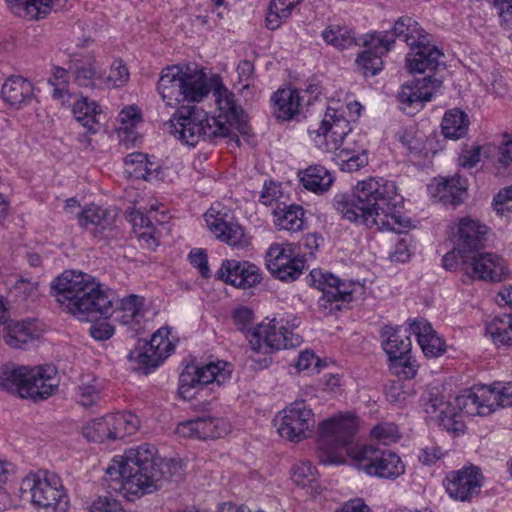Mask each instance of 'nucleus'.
Here are the masks:
<instances>
[{
	"instance_id": "obj_1",
	"label": "nucleus",
	"mask_w": 512,
	"mask_h": 512,
	"mask_svg": "<svg viewBox=\"0 0 512 512\" xmlns=\"http://www.w3.org/2000/svg\"><path fill=\"white\" fill-rule=\"evenodd\" d=\"M395 184L384 178L359 181L352 193H337L332 206L345 220L378 231L402 233L410 221L399 210Z\"/></svg>"
},
{
	"instance_id": "obj_2",
	"label": "nucleus",
	"mask_w": 512,
	"mask_h": 512,
	"mask_svg": "<svg viewBox=\"0 0 512 512\" xmlns=\"http://www.w3.org/2000/svg\"><path fill=\"white\" fill-rule=\"evenodd\" d=\"M213 96L218 110L215 117L209 118L206 112L195 106H182L168 122L170 133L189 146H195L200 140L218 138H230L239 145V138L233 130L250 137L248 116L238 104L235 94L219 82L213 89Z\"/></svg>"
},
{
	"instance_id": "obj_3",
	"label": "nucleus",
	"mask_w": 512,
	"mask_h": 512,
	"mask_svg": "<svg viewBox=\"0 0 512 512\" xmlns=\"http://www.w3.org/2000/svg\"><path fill=\"white\" fill-rule=\"evenodd\" d=\"M163 476L157 449L148 443L127 449L106 469L108 487L123 492L128 500L156 491Z\"/></svg>"
},
{
	"instance_id": "obj_4",
	"label": "nucleus",
	"mask_w": 512,
	"mask_h": 512,
	"mask_svg": "<svg viewBox=\"0 0 512 512\" xmlns=\"http://www.w3.org/2000/svg\"><path fill=\"white\" fill-rule=\"evenodd\" d=\"M51 288L61 308L74 316L108 318L114 312V292L87 273L64 271Z\"/></svg>"
},
{
	"instance_id": "obj_5",
	"label": "nucleus",
	"mask_w": 512,
	"mask_h": 512,
	"mask_svg": "<svg viewBox=\"0 0 512 512\" xmlns=\"http://www.w3.org/2000/svg\"><path fill=\"white\" fill-rule=\"evenodd\" d=\"M157 91L166 106L177 108L184 102H200L210 92L206 75L188 66L170 65L162 69Z\"/></svg>"
},
{
	"instance_id": "obj_6",
	"label": "nucleus",
	"mask_w": 512,
	"mask_h": 512,
	"mask_svg": "<svg viewBox=\"0 0 512 512\" xmlns=\"http://www.w3.org/2000/svg\"><path fill=\"white\" fill-rule=\"evenodd\" d=\"M358 423L354 415L339 414L319 424L317 454L321 464H341L340 450L350 444L357 431Z\"/></svg>"
},
{
	"instance_id": "obj_7",
	"label": "nucleus",
	"mask_w": 512,
	"mask_h": 512,
	"mask_svg": "<svg viewBox=\"0 0 512 512\" xmlns=\"http://www.w3.org/2000/svg\"><path fill=\"white\" fill-rule=\"evenodd\" d=\"M19 492L24 501L37 508L52 512H66L69 508V497L60 479L46 472L29 473L23 478Z\"/></svg>"
},
{
	"instance_id": "obj_8",
	"label": "nucleus",
	"mask_w": 512,
	"mask_h": 512,
	"mask_svg": "<svg viewBox=\"0 0 512 512\" xmlns=\"http://www.w3.org/2000/svg\"><path fill=\"white\" fill-rule=\"evenodd\" d=\"M301 337L284 325V319L274 318L269 323H261L253 328L249 345L252 353L249 359L258 364L259 368L266 367L270 359L257 358L259 354L266 355L269 351L295 348L301 344Z\"/></svg>"
},
{
	"instance_id": "obj_9",
	"label": "nucleus",
	"mask_w": 512,
	"mask_h": 512,
	"mask_svg": "<svg viewBox=\"0 0 512 512\" xmlns=\"http://www.w3.org/2000/svg\"><path fill=\"white\" fill-rule=\"evenodd\" d=\"M352 465L369 476L396 479L405 472L401 458L391 450H383L373 445H357L347 449Z\"/></svg>"
},
{
	"instance_id": "obj_10",
	"label": "nucleus",
	"mask_w": 512,
	"mask_h": 512,
	"mask_svg": "<svg viewBox=\"0 0 512 512\" xmlns=\"http://www.w3.org/2000/svg\"><path fill=\"white\" fill-rule=\"evenodd\" d=\"M231 376V365L225 361H211L201 364H189L179 377V393L189 397L193 388H202L216 383L220 386Z\"/></svg>"
},
{
	"instance_id": "obj_11",
	"label": "nucleus",
	"mask_w": 512,
	"mask_h": 512,
	"mask_svg": "<svg viewBox=\"0 0 512 512\" xmlns=\"http://www.w3.org/2000/svg\"><path fill=\"white\" fill-rule=\"evenodd\" d=\"M315 423L314 413L305 401H294L283 410L277 432L284 439L300 442L311 434Z\"/></svg>"
},
{
	"instance_id": "obj_12",
	"label": "nucleus",
	"mask_w": 512,
	"mask_h": 512,
	"mask_svg": "<svg viewBox=\"0 0 512 512\" xmlns=\"http://www.w3.org/2000/svg\"><path fill=\"white\" fill-rule=\"evenodd\" d=\"M0 325H3V340L13 349H28L40 338L42 329L37 320L8 319L6 303L0 297Z\"/></svg>"
},
{
	"instance_id": "obj_13",
	"label": "nucleus",
	"mask_w": 512,
	"mask_h": 512,
	"mask_svg": "<svg viewBox=\"0 0 512 512\" xmlns=\"http://www.w3.org/2000/svg\"><path fill=\"white\" fill-rule=\"evenodd\" d=\"M266 266L275 278L290 282L303 273L305 260L295 254L292 244H274L266 253Z\"/></svg>"
},
{
	"instance_id": "obj_14",
	"label": "nucleus",
	"mask_w": 512,
	"mask_h": 512,
	"mask_svg": "<svg viewBox=\"0 0 512 512\" xmlns=\"http://www.w3.org/2000/svg\"><path fill=\"white\" fill-rule=\"evenodd\" d=\"M483 482L481 469L471 465L449 472L443 483L452 499L466 502L479 495Z\"/></svg>"
},
{
	"instance_id": "obj_15",
	"label": "nucleus",
	"mask_w": 512,
	"mask_h": 512,
	"mask_svg": "<svg viewBox=\"0 0 512 512\" xmlns=\"http://www.w3.org/2000/svg\"><path fill=\"white\" fill-rule=\"evenodd\" d=\"M461 260L464 272L475 279L498 282L508 273L506 261L495 253L478 251Z\"/></svg>"
},
{
	"instance_id": "obj_16",
	"label": "nucleus",
	"mask_w": 512,
	"mask_h": 512,
	"mask_svg": "<svg viewBox=\"0 0 512 512\" xmlns=\"http://www.w3.org/2000/svg\"><path fill=\"white\" fill-rule=\"evenodd\" d=\"M216 276L225 283L241 289L255 287L262 280L261 270L257 265L236 259L223 260Z\"/></svg>"
},
{
	"instance_id": "obj_17",
	"label": "nucleus",
	"mask_w": 512,
	"mask_h": 512,
	"mask_svg": "<svg viewBox=\"0 0 512 512\" xmlns=\"http://www.w3.org/2000/svg\"><path fill=\"white\" fill-rule=\"evenodd\" d=\"M308 283L323 292L322 299L326 302H349L358 284L353 281H344L332 273H324L314 269L308 275Z\"/></svg>"
},
{
	"instance_id": "obj_18",
	"label": "nucleus",
	"mask_w": 512,
	"mask_h": 512,
	"mask_svg": "<svg viewBox=\"0 0 512 512\" xmlns=\"http://www.w3.org/2000/svg\"><path fill=\"white\" fill-rule=\"evenodd\" d=\"M116 216V212L112 209L91 204L82 209L77 219L79 226L92 237L104 239L112 232Z\"/></svg>"
},
{
	"instance_id": "obj_19",
	"label": "nucleus",
	"mask_w": 512,
	"mask_h": 512,
	"mask_svg": "<svg viewBox=\"0 0 512 512\" xmlns=\"http://www.w3.org/2000/svg\"><path fill=\"white\" fill-rule=\"evenodd\" d=\"M379 33L381 38H376L375 41L380 44L382 51H389L396 38L402 39L410 48L428 39L425 31L411 17H401L395 22L390 31Z\"/></svg>"
},
{
	"instance_id": "obj_20",
	"label": "nucleus",
	"mask_w": 512,
	"mask_h": 512,
	"mask_svg": "<svg viewBox=\"0 0 512 512\" xmlns=\"http://www.w3.org/2000/svg\"><path fill=\"white\" fill-rule=\"evenodd\" d=\"M57 370L52 365L28 368L27 386L22 388L23 398L34 401L47 399L58 387Z\"/></svg>"
},
{
	"instance_id": "obj_21",
	"label": "nucleus",
	"mask_w": 512,
	"mask_h": 512,
	"mask_svg": "<svg viewBox=\"0 0 512 512\" xmlns=\"http://www.w3.org/2000/svg\"><path fill=\"white\" fill-rule=\"evenodd\" d=\"M442 85L438 79L430 76L419 79H413L402 85L398 94V100L402 105V109L422 108L425 102L431 100L432 95Z\"/></svg>"
},
{
	"instance_id": "obj_22",
	"label": "nucleus",
	"mask_w": 512,
	"mask_h": 512,
	"mask_svg": "<svg viewBox=\"0 0 512 512\" xmlns=\"http://www.w3.org/2000/svg\"><path fill=\"white\" fill-rule=\"evenodd\" d=\"M488 227L479 220L463 217L458 223L457 249L461 257L478 252L487 239Z\"/></svg>"
},
{
	"instance_id": "obj_23",
	"label": "nucleus",
	"mask_w": 512,
	"mask_h": 512,
	"mask_svg": "<svg viewBox=\"0 0 512 512\" xmlns=\"http://www.w3.org/2000/svg\"><path fill=\"white\" fill-rule=\"evenodd\" d=\"M205 221L211 233L221 242L238 249L250 245V238L243 228L236 222L225 220L220 213L207 212Z\"/></svg>"
},
{
	"instance_id": "obj_24",
	"label": "nucleus",
	"mask_w": 512,
	"mask_h": 512,
	"mask_svg": "<svg viewBox=\"0 0 512 512\" xmlns=\"http://www.w3.org/2000/svg\"><path fill=\"white\" fill-rule=\"evenodd\" d=\"M442 56L441 50L435 45H431L427 39L411 48L406 56V67L411 73L433 71L439 66Z\"/></svg>"
},
{
	"instance_id": "obj_25",
	"label": "nucleus",
	"mask_w": 512,
	"mask_h": 512,
	"mask_svg": "<svg viewBox=\"0 0 512 512\" xmlns=\"http://www.w3.org/2000/svg\"><path fill=\"white\" fill-rule=\"evenodd\" d=\"M11 12L28 20L44 18L52 9L61 10L69 0H5Z\"/></svg>"
},
{
	"instance_id": "obj_26",
	"label": "nucleus",
	"mask_w": 512,
	"mask_h": 512,
	"mask_svg": "<svg viewBox=\"0 0 512 512\" xmlns=\"http://www.w3.org/2000/svg\"><path fill=\"white\" fill-rule=\"evenodd\" d=\"M376 38H381L379 32L367 34L360 44L365 47V50L356 58L357 68L366 77L374 76L382 70V56L388 52L380 49V44L374 41Z\"/></svg>"
},
{
	"instance_id": "obj_27",
	"label": "nucleus",
	"mask_w": 512,
	"mask_h": 512,
	"mask_svg": "<svg viewBox=\"0 0 512 512\" xmlns=\"http://www.w3.org/2000/svg\"><path fill=\"white\" fill-rule=\"evenodd\" d=\"M73 81L79 87L102 89L104 74L94 56L85 59H75L70 66Z\"/></svg>"
},
{
	"instance_id": "obj_28",
	"label": "nucleus",
	"mask_w": 512,
	"mask_h": 512,
	"mask_svg": "<svg viewBox=\"0 0 512 512\" xmlns=\"http://www.w3.org/2000/svg\"><path fill=\"white\" fill-rule=\"evenodd\" d=\"M488 402L485 385H481L464 390L454 399L452 407L457 408L460 413L470 416H487L491 414Z\"/></svg>"
},
{
	"instance_id": "obj_29",
	"label": "nucleus",
	"mask_w": 512,
	"mask_h": 512,
	"mask_svg": "<svg viewBox=\"0 0 512 512\" xmlns=\"http://www.w3.org/2000/svg\"><path fill=\"white\" fill-rule=\"evenodd\" d=\"M1 94L6 103L20 109L34 99L33 84L22 76H11L2 85Z\"/></svg>"
},
{
	"instance_id": "obj_30",
	"label": "nucleus",
	"mask_w": 512,
	"mask_h": 512,
	"mask_svg": "<svg viewBox=\"0 0 512 512\" xmlns=\"http://www.w3.org/2000/svg\"><path fill=\"white\" fill-rule=\"evenodd\" d=\"M410 333L417 336L419 345L427 357L436 358L445 351V343L436 335L431 324L421 318L410 323Z\"/></svg>"
},
{
	"instance_id": "obj_31",
	"label": "nucleus",
	"mask_w": 512,
	"mask_h": 512,
	"mask_svg": "<svg viewBox=\"0 0 512 512\" xmlns=\"http://www.w3.org/2000/svg\"><path fill=\"white\" fill-rule=\"evenodd\" d=\"M271 101L274 104V116L277 120L289 121L300 113L302 97L299 90L288 87L278 89Z\"/></svg>"
},
{
	"instance_id": "obj_32",
	"label": "nucleus",
	"mask_w": 512,
	"mask_h": 512,
	"mask_svg": "<svg viewBox=\"0 0 512 512\" xmlns=\"http://www.w3.org/2000/svg\"><path fill=\"white\" fill-rule=\"evenodd\" d=\"M303 187L315 194L327 192L334 183L332 173L322 165L314 164L298 172Z\"/></svg>"
},
{
	"instance_id": "obj_33",
	"label": "nucleus",
	"mask_w": 512,
	"mask_h": 512,
	"mask_svg": "<svg viewBox=\"0 0 512 512\" xmlns=\"http://www.w3.org/2000/svg\"><path fill=\"white\" fill-rule=\"evenodd\" d=\"M72 112L75 119L87 129L90 134L97 133L101 128V110L97 102L82 97L73 104Z\"/></svg>"
},
{
	"instance_id": "obj_34",
	"label": "nucleus",
	"mask_w": 512,
	"mask_h": 512,
	"mask_svg": "<svg viewBox=\"0 0 512 512\" xmlns=\"http://www.w3.org/2000/svg\"><path fill=\"white\" fill-rule=\"evenodd\" d=\"M383 336L387 339L383 342V349L388 355L389 361L406 357L411 351V340L407 331L386 327Z\"/></svg>"
},
{
	"instance_id": "obj_35",
	"label": "nucleus",
	"mask_w": 512,
	"mask_h": 512,
	"mask_svg": "<svg viewBox=\"0 0 512 512\" xmlns=\"http://www.w3.org/2000/svg\"><path fill=\"white\" fill-rule=\"evenodd\" d=\"M436 192L443 203L457 206L464 201L467 194V180L458 174L444 178L437 183Z\"/></svg>"
},
{
	"instance_id": "obj_36",
	"label": "nucleus",
	"mask_w": 512,
	"mask_h": 512,
	"mask_svg": "<svg viewBox=\"0 0 512 512\" xmlns=\"http://www.w3.org/2000/svg\"><path fill=\"white\" fill-rule=\"evenodd\" d=\"M305 212L300 205L277 207L273 211L274 223L279 230L297 232L304 228Z\"/></svg>"
},
{
	"instance_id": "obj_37",
	"label": "nucleus",
	"mask_w": 512,
	"mask_h": 512,
	"mask_svg": "<svg viewBox=\"0 0 512 512\" xmlns=\"http://www.w3.org/2000/svg\"><path fill=\"white\" fill-rule=\"evenodd\" d=\"M335 161L340 169L345 172L358 171L360 168L368 164V155L366 150L361 146H350L346 143L339 151L335 153Z\"/></svg>"
},
{
	"instance_id": "obj_38",
	"label": "nucleus",
	"mask_w": 512,
	"mask_h": 512,
	"mask_svg": "<svg viewBox=\"0 0 512 512\" xmlns=\"http://www.w3.org/2000/svg\"><path fill=\"white\" fill-rule=\"evenodd\" d=\"M28 367L4 365L0 369V388L11 393H17L23 398L22 388L27 386Z\"/></svg>"
},
{
	"instance_id": "obj_39",
	"label": "nucleus",
	"mask_w": 512,
	"mask_h": 512,
	"mask_svg": "<svg viewBox=\"0 0 512 512\" xmlns=\"http://www.w3.org/2000/svg\"><path fill=\"white\" fill-rule=\"evenodd\" d=\"M486 333L496 346H512V315L495 316L486 324Z\"/></svg>"
},
{
	"instance_id": "obj_40",
	"label": "nucleus",
	"mask_w": 512,
	"mask_h": 512,
	"mask_svg": "<svg viewBox=\"0 0 512 512\" xmlns=\"http://www.w3.org/2000/svg\"><path fill=\"white\" fill-rule=\"evenodd\" d=\"M468 126V116L459 109L447 111L441 123L444 137L452 140L463 137L467 133Z\"/></svg>"
},
{
	"instance_id": "obj_41",
	"label": "nucleus",
	"mask_w": 512,
	"mask_h": 512,
	"mask_svg": "<svg viewBox=\"0 0 512 512\" xmlns=\"http://www.w3.org/2000/svg\"><path fill=\"white\" fill-rule=\"evenodd\" d=\"M155 209L151 206L148 214L137 210L132 216V224L135 233L138 237L148 243V245H158V238L156 237V228L153 223V214Z\"/></svg>"
},
{
	"instance_id": "obj_42",
	"label": "nucleus",
	"mask_w": 512,
	"mask_h": 512,
	"mask_svg": "<svg viewBox=\"0 0 512 512\" xmlns=\"http://www.w3.org/2000/svg\"><path fill=\"white\" fill-rule=\"evenodd\" d=\"M324 41L338 49H345L353 45H360L353 30L346 26L331 24L322 32Z\"/></svg>"
},
{
	"instance_id": "obj_43",
	"label": "nucleus",
	"mask_w": 512,
	"mask_h": 512,
	"mask_svg": "<svg viewBox=\"0 0 512 512\" xmlns=\"http://www.w3.org/2000/svg\"><path fill=\"white\" fill-rule=\"evenodd\" d=\"M302 0H271L266 16V27L275 30L287 20L293 9L299 5Z\"/></svg>"
},
{
	"instance_id": "obj_44",
	"label": "nucleus",
	"mask_w": 512,
	"mask_h": 512,
	"mask_svg": "<svg viewBox=\"0 0 512 512\" xmlns=\"http://www.w3.org/2000/svg\"><path fill=\"white\" fill-rule=\"evenodd\" d=\"M110 416L114 440L135 434L140 426V419L134 413L117 412Z\"/></svg>"
},
{
	"instance_id": "obj_45",
	"label": "nucleus",
	"mask_w": 512,
	"mask_h": 512,
	"mask_svg": "<svg viewBox=\"0 0 512 512\" xmlns=\"http://www.w3.org/2000/svg\"><path fill=\"white\" fill-rule=\"evenodd\" d=\"M83 435L92 442L102 443L105 440H114L110 414L88 422L83 427Z\"/></svg>"
},
{
	"instance_id": "obj_46",
	"label": "nucleus",
	"mask_w": 512,
	"mask_h": 512,
	"mask_svg": "<svg viewBox=\"0 0 512 512\" xmlns=\"http://www.w3.org/2000/svg\"><path fill=\"white\" fill-rule=\"evenodd\" d=\"M487 391L488 405L491 413L499 407L512 406V382L494 383L493 385H485Z\"/></svg>"
},
{
	"instance_id": "obj_47",
	"label": "nucleus",
	"mask_w": 512,
	"mask_h": 512,
	"mask_svg": "<svg viewBox=\"0 0 512 512\" xmlns=\"http://www.w3.org/2000/svg\"><path fill=\"white\" fill-rule=\"evenodd\" d=\"M314 133L313 141L315 145L324 152L335 154L348 143L344 137L330 133V129L321 123Z\"/></svg>"
},
{
	"instance_id": "obj_48",
	"label": "nucleus",
	"mask_w": 512,
	"mask_h": 512,
	"mask_svg": "<svg viewBox=\"0 0 512 512\" xmlns=\"http://www.w3.org/2000/svg\"><path fill=\"white\" fill-rule=\"evenodd\" d=\"M194 420L198 439H215L221 437L226 432L225 421L222 419L203 417Z\"/></svg>"
},
{
	"instance_id": "obj_49",
	"label": "nucleus",
	"mask_w": 512,
	"mask_h": 512,
	"mask_svg": "<svg viewBox=\"0 0 512 512\" xmlns=\"http://www.w3.org/2000/svg\"><path fill=\"white\" fill-rule=\"evenodd\" d=\"M321 124L330 129V133L345 139L351 131L349 121L334 108H327Z\"/></svg>"
},
{
	"instance_id": "obj_50",
	"label": "nucleus",
	"mask_w": 512,
	"mask_h": 512,
	"mask_svg": "<svg viewBox=\"0 0 512 512\" xmlns=\"http://www.w3.org/2000/svg\"><path fill=\"white\" fill-rule=\"evenodd\" d=\"M129 79V71L126 64L121 59H116L110 66L107 76L104 75L103 88H118L125 85Z\"/></svg>"
},
{
	"instance_id": "obj_51",
	"label": "nucleus",
	"mask_w": 512,
	"mask_h": 512,
	"mask_svg": "<svg viewBox=\"0 0 512 512\" xmlns=\"http://www.w3.org/2000/svg\"><path fill=\"white\" fill-rule=\"evenodd\" d=\"M371 438L383 445L397 442L401 434L397 425L392 422H383L374 426L370 431Z\"/></svg>"
},
{
	"instance_id": "obj_52",
	"label": "nucleus",
	"mask_w": 512,
	"mask_h": 512,
	"mask_svg": "<svg viewBox=\"0 0 512 512\" xmlns=\"http://www.w3.org/2000/svg\"><path fill=\"white\" fill-rule=\"evenodd\" d=\"M317 470L309 461H303L295 464L291 471V479L301 487L311 485L317 479Z\"/></svg>"
},
{
	"instance_id": "obj_53",
	"label": "nucleus",
	"mask_w": 512,
	"mask_h": 512,
	"mask_svg": "<svg viewBox=\"0 0 512 512\" xmlns=\"http://www.w3.org/2000/svg\"><path fill=\"white\" fill-rule=\"evenodd\" d=\"M142 306V299L135 294H131L121 299L120 311L123 313L121 316L122 323L130 324L133 321H137V317L140 314Z\"/></svg>"
},
{
	"instance_id": "obj_54",
	"label": "nucleus",
	"mask_w": 512,
	"mask_h": 512,
	"mask_svg": "<svg viewBox=\"0 0 512 512\" xmlns=\"http://www.w3.org/2000/svg\"><path fill=\"white\" fill-rule=\"evenodd\" d=\"M147 154L134 152L127 155L124 159L125 173L135 179H141L147 172L144 166L147 165Z\"/></svg>"
},
{
	"instance_id": "obj_55",
	"label": "nucleus",
	"mask_w": 512,
	"mask_h": 512,
	"mask_svg": "<svg viewBox=\"0 0 512 512\" xmlns=\"http://www.w3.org/2000/svg\"><path fill=\"white\" fill-rule=\"evenodd\" d=\"M390 370L399 378L409 380L416 376L417 366L415 361L411 360V356L407 355L403 358L391 360Z\"/></svg>"
},
{
	"instance_id": "obj_56",
	"label": "nucleus",
	"mask_w": 512,
	"mask_h": 512,
	"mask_svg": "<svg viewBox=\"0 0 512 512\" xmlns=\"http://www.w3.org/2000/svg\"><path fill=\"white\" fill-rule=\"evenodd\" d=\"M145 345L149 347L150 351H155V354L160 356L162 361H164L173 350V345L167 338V333H163L161 330L155 332L150 341Z\"/></svg>"
},
{
	"instance_id": "obj_57",
	"label": "nucleus",
	"mask_w": 512,
	"mask_h": 512,
	"mask_svg": "<svg viewBox=\"0 0 512 512\" xmlns=\"http://www.w3.org/2000/svg\"><path fill=\"white\" fill-rule=\"evenodd\" d=\"M135 359L139 365L138 369L144 374H149L163 362L160 356L156 355L155 351H150L146 345L142 351L137 352Z\"/></svg>"
},
{
	"instance_id": "obj_58",
	"label": "nucleus",
	"mask_w": 512,
	"mask_h": 512,
	"mask_svg": "<svg viewBox=\"0 0 512 512\" xmlns=\"http://www.w3.org/2000/svg\"><path fill=\"white\" fill-rule=\"evenodd\" d=\"M451 405L452 403L446 402L437 397L423 399L422 403L425 413L435 421H437L444 413H448V410H451Z\"/></svg>"
},
{
	"instance_id": "obj_59",
	"label": "nucleus",
	"mask_w": 512,
	"mask_h": 512,
	"mask_svg": "<svg viewBox=\"0 0 512 512\" xmlns=\"http://www.w3.org/2000/svg\"><path fill=\"white\" fill-rule=\"evenodd\" d=\"M90 512H126L120 501L109 496H98L90 505Z\"/></svg>"
},
{
	"instance_id": "obj_60",
	"label": "nucleus",
	"mask_w": 512,
	"mask_h": 512,
	"mask_svg": "<svg viewBox=\"0 0 512 512\" xmlns=\"http://www.w3.org/2000/svg\"><path fill=\"white\" fill-rule=\"evenodd\" d=\"M437 422L448 432L459 434L464 431V423L460 414L456 412L455 407L451 406V410H448V413H444L440 416Z\"/></svg>"
},
{
	"instance_id": "obj_61",
	"label": "nucleus",
	"mask_w": 512,
	"mask_h": 512,
	"mask_svg": "<svg viewBox=\"0 0 512 512\" xmlns=\"http://www.w3.org/2000/svg\"><path fill=\"white\" fill-rule=\"evenodd\" d=\"M76 397L78 402L84 407H91L95 405L99 398V389L92 384H82L76 389Z\"/></svg>"
},
{
	"instance_id": "obj_62",
	"label": "nucleus",
	"mask_w": 512,
	"mask_h": 512,
	"mask_svg": "<svg viewBox=\"0 0 512 512\" xmlns=\"http://www.w3.org/2000/svg\"><path fill=\"white\" fill-rule=\"evenodd\" d=\"M497 11L500 24L505 28L512 26V0H487Z\"/></svg>"
},
{
	"instance_id": "obj_63",
	"label": "nucleus",
	"mask_w": 512,
	"mask_h": 512,
	"mask_svg": "<svg viewBox=\"0 0 512 512\" xmlns=\"http://www.w3.org/2000/svg\"><path fill=\"white\" fill-rule=\"evenodd\" d=\"M189 260L192 266L199 270L203 278H209L211 271L208 265V257L204 249L195 248L189 253Z\"/></svg>"
},
{
	"instance_id": "obj_64",
	"label": "nucleus",
	"mask_w": 512,
	"mask_h": 512,
	"mask_svg": "<svg viewBox=\"0 0 512 512\" xmlns=\"http://www.w3.org/2000/svg\"><path fill=\"white\" fill-rule=\"evenodd\" d=\"M493 206L497 214L504 215L512 211V186L506 187L498 192L493 199Z\"/></svg>"
}]
</instances>
